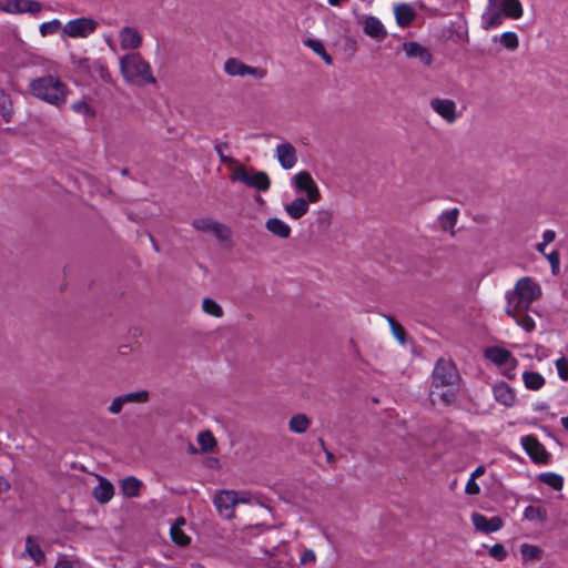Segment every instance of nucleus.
I'll return each mask as SVG.
<instances>
[{"label":"nucleus","instance_id":"18","mask_svg":"<svg viewBox=\"0 0 568 568\" xmlns=\"http://www.w3.org/2000/svg\"><path fill=\"white\" fill-rule=\"evenodd\" d=\"M23 556L31 559L37 566L45 561L44 551L32 536L26 538Z\"/></svg>","mask_w":568,"mask_h":568},{"label":"nucleus","instance_id":"12","mask_svg":"<svg viewBox=\"0 0 568 568\" xmlns=\"http://www.w3.org/2000/svg\"><path fill=\"white\" fill-rule=\"evenodd\" d=\"M521 445L527 455L538 464H546L549 458L545 446L531 435L521 437Z\"/></svg>","mask_w":568,"mask_h":568},{"label":"nucleus","instance_id":"5","mask_svg":"<svg viewBox=\"0 0 568 568\" xmlns=\"http://www.w3.org/2000/svg\"><path fill=\"white\" fill-rule=\"evenodd\" d=\"M459 378L455 364L449 359L439 358L433 371V383L430 395L436 394V389L444 386L454 385Z\"/></svg>","mask_w":568,"mask_h":568},{"label":"nucleus","instance_id":"23","mask_svg":"<svg viewBox=\"0 0 568 568\" xmlns=\"http://www.w3.org/2000/svg\"><path fill=\"white\" fill-rule=\"evenodd\" d=\"M499 6L505 18L518 20L524 16V8L519 0H500Z\"/></svg>","mask_w":568,"mask_h":568},{"label":"nucleus","instance_id":"39","mask_svg":"<svg viewBox=\"0 0 568 568\" xmlns=\"http://www.w3.org/2000/svg\"><path fill=\"white\" fill-rule=\"evenodd\" d=\"M539 479L556 490H559L562 488V484H564L562 477L557 474L545 473L539 476Z\"/></svg>","mask_w":568,"mask_h":568},{"label":"nucleus","instance_id":"15","mask_svg":"<svg viewBox=\"0 0 568 568\" xmlns=\"http://www.w3.org/2000/svg\"><path fill=\"white\" fill-rule=\"evenodd\" d=\"M119 38L123 50H136L142 44V36L132 27H123L119 32Z\"/></svg>","mask_w":568,"mask_h":568},{"label":"nucleus","instance_id":"49","mask_svg":"<svg viewBox=\"0 0 568 568\" xmlns=\"http://www.w3.org/2000/svg\"><path fill=\"white\" fill-rule=\"evenodd\" d=\"M123 406H124V403H123V399H122V397L120 395V396L113 398V400L111 402L108 410L112 415H118V414H120L122 412Z\"/></svg>","mask_w":568,"mask_h":568},{"label":"nucleus","instance_id":"44","mask_svg":"<svg viewBox=\"0 0 568 568\" xmlns=\"http://www.w3.org/2000/svg\"><path fill=\"white\" fill-rule=\"evenodd\" d=\"M555 365L558 372V376L562 381H568V358L560 357L556 361Z\"/></svg>","mask_w":568,"mask_h":568},{"label":"nucleus","instance_id":"20","mask_svg":"<svg viewBox=\"0 0 568 568\" xmlns=\"http://www.w3.org/2000/svg\"><path fill=\"white\" fill-rule=\"evenodd\" d=\"M308 203L307 199L296 197L291 203L285 204L284 210L291 219L300 220L308 212Z\"/></svg>","mask_w":568,"mask_h":568},{"label":"nucleus","instance_id":"56","mask_svg":"<svg viewBox=\"0 0 568 568\" xmlns=\"http://www.w3.org/2000/svg\"><path fill=\"white\" fill-rule=\"evenodd\" d=\"M556 232L554 230H546L544 233H542V243L544 245H548L550 243H552L555 240H556Z\"/></svg>","mask_w":568,"mask_h":568},{"label":"nucleus","instance_id":"26","mask_svg":"<svg viewBox=\"0 0 568 568\" xmlns=\"http://www.w3.org/2000/svg\"><path fill=\"white\" fill-rule=\"evenodd\" d=\"M142 481L136 477L130 476L120 481L122 494L129 498H135L140 495Z\"/></svg>","mask_w":568,"mask_h":568},{"label":"nucleus","instance_id":"62","mask_svg":"<svg viewBox=\"0 0 568 568\" xmlns=\"http://www.w3.org/2000/svg\"><path fill=\"white\" fill-rule=\"evenodd\" d=\"M485 473V467L484 466H478L470 475V478L473 479H476L480 476H483Z\"/></svg>","mask_w":568,"mask_h":568},{"label":"nucleus","instance_id":"11","mask_svg":"<svg viewBox=\"0 0 568 568\" xmlns=\"http://www.w3.org/2000/svg\"><path fill=\"white\" fill-rule=\"evenodd\" d=\"M429 105L448 124H453L458 119L457 104L452 99L434 98L430 100Z\"/></svg>","mask_w":568,"mask_h":568},{"label":"nucleus","instance_id":"34","mask_svg":"<svg viewBox=\"0 0 568 568\" xmlns=\"http://www.w3.org/2000/svg\"><path fill=\"white\" fill-rule=\"evenodd\" d=\"M513 317L517 325L523 327L526 332H532L535 329V321L527 312H517L516 314H507Z\"/></svg>","mask_w":568,"mask_h":568},{"label":"nucleus","instance_id":"59","mask_svg":"<svg viewBox=\"0 0 568 568\" xmlns=\"http://www.w3.org/2000/svg\"><path fill=\"white\" fill-rule=\"evenodd\" d=\"M13 1L14 0H0V10L8 13H13Z\"/></svg>","mask_w":568,"mask_h":568},{"label":"nucleus","instance_id":"7","mask_svg":"<svg viewBox=\"0 0 568 568\" xmlns=\"http://www.w3.org/2000/svg\"><path fill=\"white\" fill-rule=\"evenodd\" d=\"M97 27L95 20L82 17L68 21L62 31L70 38H87L95 31Z\"/></svg>","mask_w":568,"mask_h":568},{"label":"nucleus","instance_id":"37","mask_svg":"<svg viewBox=\"0 0 568 568\" xmlns=\"http://www.w3.org/2000/svg\"><path fill=\"white\" fill-rule=\"evenodd\" d=\"M385 317H386V320H387V322L389 324V327H390L393 336L402 345H404L406 343V332H405L404 327L395 318H393L392 316H385Z\"/></svg>","mask_w":568,"mask_h":568},{"label":"nucleus","instance_id":"4","mask_svg":"<svg viewBox=\"0 0 568 568\" xmlns=\"http://www.w3.org/2000/svg\"><path fill=\"white\" fill-rule=\"evenodd\" d=\"M233 182H241L247 187L266 192L271 186V180L266 172L247 169L243 164H239L233 169L231 176Z\"/></svg>","mask_w":568,"mask_h":568},{"label":"nucleus","instance_id":"41","mask_svg":"<svg viewBox=\"0 0 568 568\" xmlns=\"http://www.w3.org/2000/svg\"><path fill=\"white\" fill-rule=\"evenodd\" d=\"M546 260L549 262L551 267V273L554 275L559 274L560 272V254L557 250L551 251L545 255Z\"/></svg>","mask_w":568,"mask_h":568},{"label":"nucleus","instance_id":"38","mask_svg":"<svg viewBox=\"0 0 568 568\" xmlns=\"http://www.w3.org/2000/svg\"><path fill=\"white\" fill-rule=\"evenodd\" d=\"M124 405L126 404H142L146 403L149 400V393L148 390H139V392H132L121 395Z\"/></svg>","mask_w":568,"mask_h":568},{"label":"nucleus","instance_id":"31","mask_svg":"<svg viewBox=\"0 0 568 568\" xmlns=\"http://www.w3.org/2000/svg\"><path fill=\"white\" fill-rule=\"evenodd\" d=\"M523 381L525 386L531 390H538L545 385V378L537 372H525Z\"/></svg>","mask_w":568,"mask_h":568},{"label":"nucleus","instance_id":"17","mask_svg":"<svg viewBox=\"0 0 568 568\" xmlns=\"http://www.w3.org/2000/svg\"><path fill=\"white\" fill-rule=\"evenodd\" d=\"M403 49L405 54L408 58H417L425 65H430L433 61V55L429 50L417 42H405L403 44Z\"/></svg>","mask_w":568,"mask_h":568},{"label":"nucleus","instance_id":"1","mask_svg":"<svg viewBox=\"0 0 568 568\" xmlns=\"http://www.w3.org/2000/svg\"><path fill=\"white\" fill-rule=\"evenodd\" d=\"M541 295V288L531 277L519 278L514 288L506 293V314L527 312L536 300Z\"/></svg>","mask_w":568,"mask_h":568},{"label":"nucleus","instance_id":"64","mask_svg":"<svg viewBox=\"0 0 568 568\" xmlns=\"http://www.w3.org/2000/svg\"><path fill=\"white\" fill-rule=\"evenodd\" d=\"M546 246H547V245H544V243H542V242H540V243H538V244L536 245V250H537V252H538V253H540L541 255H544V256H545V255L547 254V253H546Z\"/></svg>","mask_w":568,"mask_h":568},{"label":"nucleus","instance_id":"2","mask_svg":"<svg viewBox=\"0 0 568 568\" xmlns=\"http://www.w3.org/2000/svg\"><path fill=\"white\" fill-rule=\"evenodd\" d=\"M120 71L126 83L145 87L155 84L150 63L138 52H131L120 59Z\"/></svg>","mask_w":568,"mask_h":568},{"label":"nucleus","instance_id":"33","mask_svg":"<svg viewBox=\"0 0 568 568\" xmlns=\"http://www.w3.org/2000/svg\"><path fill=\"white\" fill-rule=\"evenodd\" d=\"M524 518L530 521L539 520L544 523L548 518L547 510L541 507L527 506L524 510Z\"/></svg>","mask_w":568,"mask_h":568},{"label":"nucleus","instance_id":"27","mask_svg":"<svg viewBox=\"0 0 568 568\" xmlns=\"http://www.w3.org/2000/svg\"><path fill=\"white\" fill-rule=\"evenodd\" d=\"M459 215L458 209H452L449 211H445L439 215V226L443 231L450 232L454 235V229L457 223V219Z\"/></svg>","mask_w":568,"mask_h":568},{"label":"nucleus","instance_id":"46","mask_svg":"<svg viewBox=\"0 0 568 568\" xmlns=\"http://www.w3.org/2000/svg\"><path fill=\"white\" fill-rule=\"evenodd\" d=\"M489 555L493 558L501 561L507 557V550L501 544H495L494 546L490 547Z\"/></svg>","mask_w":568,"mask_h":568},{"label":"nucleus","instance_id":"43","mask_svg":"<svg viewBox=\"0 0 568 568\" xmlns=\"http://www.w3.org/2000/svg\"><path fill=\"white\" fill-rule=\"evenodd\" d=\"M71 109L74 112H78V113H81L84 115H90V116L94 115V111L92 110V108L83 100L72 103Z\"/></svg>","mask_w":568,"mask_h":568},{"label":"nucleus","instance_id":"61","mask_svg":"<svg viewBox=\"0 0 568 568\" xmlns=\"http://www.w3.org/2000/svg\"><path fill=\"white\" fill-rule=\"evenodd\" d=\"M10 489V483L0 476V494L7 493Z\"/></svg>","mask_w":568,"mask_h":568},{"label":"nucleus","instance_id":"45","mask_svg":"<svg viewBox=\"0 0 568 568\" xmlns=\"http://www.w3.org/2000/svg\"><path fill=\"white\" fill-rule=\"evenodd\" d=\"M227 148H229L227 143H219L214 146V150L217 153L220 161L224 164L230 165V164L235 163V160L233 158L224 154V149H227Z\"/></svg>","mask_w":568,"mask_h":568},{"label":"nucleus","instance_id":"32","mask_svg":"<svg viewBox=\"0 0 568 568\" xmlns=\"http://www.w3.org/2000/svg\"><path fill=\"white\" fill-rule=\"evenodd\" d=\"M202 311L216 318H221L224 314L222 306L215 300L210 297H205L202 301Z\"/></svg>","mask_w":568,"mask_h":568},{"label":"nucleus","instance_id":"35","mask_svg":"<svg viewBox=\"0 0 568 568\" xmlns=\"http://www.w3.org/2000/svg\"><path fill=\"white\" fill-rule=\"evenodd\" d=\"M499 42L504 48H506L509 51H515L519 47V39L516 32L513 31H506L500 34Z\"/></svg>","mask_w":568,"mask_h":568},{"label":"nucleus","instance_id":"52","mask_svg":"<svg viewBox=\"0 0 568 568\" xmlns=\"http://www.w3.org/2000/svg\"><path fill=\"white\" fill-rule=\"evenodd\" d=\"M316 560V555L312 549H305L303 555L300 558L301 565H306L307 562H314Z\"/></svg>","mask_w":568,"mask_h":568},{"label":"nucleus","instance_id":"28","mask_svg":"<svg viewBox=\"0 0 568 568\" xmlns=\"http://www.w3.org/2000/svg\"><path fill=\"white\" fill-rule=\"evenodd\" d=\"M184 523L185 520L183 518L176 519L170 530L172 540L179 546H186L190 544V537L182 530V525H184Z\"/></svg>","mask_w":568,"mask_h":568},{"label":"nucleus","instance_id":"60","mask_svg":"<svg viewBox=\"0 0 568 568\" xmlns=\"http://www.w3.org/2000/svg\"><path fill=\"white\" fill-rule=\"evenodd\" d=\"M1 114L6 122H10L12 118V111L10 108H6L4 105L1 106Z\"/></svg>","mask_w":568,"mask_h":568},{"label":"nucleus","instance_id":"51","mask_svg":"<svg viewBox=\"0 0 568 568\" xmlns=\"http://www.w3.org/2000/svg\"><path fill=\"white\" fill-rule=\"evenodd\" d=\"M465 493L468 495H478L480 493L479 485L476 479L469 478L466 483Z\"/></svg>","mask_w":568,"mask_h":568},{"label":"nucleus","instance_id":"24","mask_svg":"<svg viewBox=\"0 0 568 568\" xmlns=\"http://www.w3.org/2000/svg\"><path fill=\"white\" fill-rule=\"evenodd\" d=\"M114 495L113 485L105 478L100 477L99 485L93 489V496L100 504H106Z\"/></svg>","mask_w":568,"mask_h":568},{"label":"nucleus","instance_id":"3","mask_svg":"<svg viewBox=\"0 0 568 568\" xmlns=\"http://www.w3.org/2000/svg\"><path fill=\"white\" fill-rule=\"evenodd\" d=\"M30 94L57 108L67 102L68 88L54 75L36 78L29 84Z\"/></svg>","mask_w":568,"mask_h":568},{"label":"nucleus","instance_id":"10","mask_svg":"<svg viewBox=\"0 0 568 568\" xmlns=\"http://www.w3.org/2000/svg\"><path fill=\"white\" fill-rule=\"evenodd\" d=\"M236 500V491L221 490L215 495L213 504L222 517L225 519H232L234 517Z\"/></svg>","mask_w":568,"mask_h":568},{"label":"nucleus","instance_id":"54","mask_svg":"<svg viewBox=\"0 0 568 568\" xmlns=\"http://www.w3.org/2000/svg\"><path fill=\"white\" fill-rule=\"evenodd\" d=\"M41 8H42V6L40 2L33 1V0H28L27 8L24 10H26V12L36 14V13L40 12Z\"/></svg>","mask_w":568,"mask_h":568},{"label":"nucleus","instance_id":"63","mask_svg":"<svg viewBox=\"0 0 568 568\" xmlns=\"http://www.w3.org/2000/svg\"><path fill=\"white\" fill-rule=\"evenodd\" d=\"M320 57L324 60L326 64L329 65L333 63L332 57L326 52V50H324V53H321Z\"/></svg>","mask_w":568,"mask_h":568},{"label":"nucleus","instance_id":"58","mask_svg":"<svg viewBox=\"0 0 568 568\" xmlns=\"http://www.w3.org/2000/svg\"><path fill=\"white\" fill-rule=\"evenodd\" d=\"M27 1L28 0H14L13 1V13H26L27 8Z\"/></svg>","mask_w":568,"mask_h":568},{"label":"nucleus","instance_id":"53","mask_svg":"<svg viewBox=\"0 0 568 568\" xmlns=\"http://www.w3.org/2000/svg\"><path fill=\"white\" fill-rule=\"evenodd\" d=\"M54 568H75V560H69L65 556H60Z\"/></svg>","mask_w":568,"mask_h":568},{"label":"nucleus","instance_id":"6","mask_svg":"<svg viewBox=\"0 0 568 568\" xmlns=\"http://www.w3.org/2000/svg\"><path fill=\"white\" fill-rule=\"evenodd\" d=\"M484 355L496 366L503 367V374L507 378H515V369L517 367L518 361L508 349L498 346H491L485 349Z\"/></svg>","mask_w":568,"mask_h":568},{"label":"nucleus","instance_id":"55","mask_svg":"<svg viewBox=\"0 0 568 568\" xmlns=\"http://www.w3.org/2000/svg\"><path fill=\"white\" fill-rule=\"evenodd\" d=\"M435 396H439L445 404H450L455 399V394L450 390L443 393L436 390V394L432 397L434 398Z\"/></svg>","mask_w":568,"mask_h":568},{"label":"nucleus","instance_id":"16","mask_svg":"<svg viewBox=\"0 0 568 568\" xmlns=\"http://www.w3.org/2000/svg\"><path fill=\"white\" fill-rule=\"evenodd\" d=\"M493 393L496 402L506 407H511L516 402L515 390L505 382L496 383Z\"/></svg>","mask_w":568,"mask_h":568},{"label":"nucleus","instance_id":"22","mask_svg":"<svg viewBox=\"0 0 568 568\" xmlns=\"http://www.w3.org/2000/svg\"><path fill=\"white\" fill-rule=\"evenodd\" d=\"M265 229L280 239H288L292 232L291 226L277 217L266 220Z\"/></svg>","mask_w":568,"mask_h":568},{"label":"nucleus","instance_id":"57","mask_svg":"<svg viewBox=\"0 0 568 568\" xmlns=\"http://www.w3.org/2000/svg\"><path fill=\"white\" fill-rule=\"evenodd\" d=\"M236 505L251 503L252 496L248 491H236Z\"/></svg>","mask_w":568,"mask_h":568},{"label":"nucleus","instance_id":"47","mask_svg":"<svg viewBox=\"0 0 568 568\" xmlns=\"http://www.w3.org/2000/svg\"><path fill=\"white\" fill-rule=\"evenodd\" d=\"M266 74L267 71L264 68L246 65L245 75H251L254 79L262 80L266 77Z\"/></svg>","mask_w":568,"mask_h":568},{"label":"nucleus","instance_id":"36","mask_svg":"<svg viewBox=\"0 0 568 568\" xmlns=\"http://www.w3.org/2000/svg\"><path fill=\"white\" fill-rule=\"evenodd\" d=\"M520 554L524 560H539L541 558L542 551L538 546L523 544L520 546Z\"/></svg>","mask_w":568,"mask_h":568},{"label":"nucleus","instance_id":"21","mask_svg":"<svg viewBox=\"0 0 568 568\" xmlns=\"http://www.w3.org/2000/svg\"><path fill=\"white\" fill-rule=\"evenodd\" d=\"M364 32L366 36L376 40H382L387 34L381 20L373 16L366 17L364 22Z\"/></svg>","mask_w":568,"mask_h":568},{"label":"nucleus","instance_id":"14","mask_svg":"<svg viewBox=\"0 0 568 568\" xmlns=\"http://www.w3.org/2000/svg\"><path fill=\"white\" fill-rule=\"evenodd\" d=\"M471 521L477 530L485 534L495 532L503 527V519L498 516L487 518L479 513H474L471 515Z\"/></svg>","mask_w":568,"mask_h":568},{"label":"nucleus","instance_id":"19","mask_svg":"<svg viewBox=\"0 0 568 568\" xmlns=\"http://www.w3.org/2000/svg\"><path fill=\"white\" fill-rule=\"evenodd\" d=\"M396 22L399 27L406 28L412 24L416 18L415 9L408 3H398L394 8Z\"/></svg>","mask_w":568,"mask_h":568},{"label":"nucleus","instance_id":"48","mask_svg":"<svg viewBox=\"0 0 568 568\" xmlns=\"http://www.w3.org/2000/svg\"><path fill=\"white\" fill-rule=\"evenodd\" d=\"M304 44L318 55L321 53H324L325 48H324V44L320 40L307 39L304 41Z\"/></svg>","mask_w":568,"mask_h":568},{"label":"nucleus","instance_id":"29","mask_svg":"<svg viewBox=\"0 0 568 568\" xmlns=\"http://www.w3.org/2000/svg\"><path fill=\"white\" fill-rule=\"evenodd\" d=\"M311 425L310 418L305 414H296L291 417L288 428L295 434L305 433Z\"/></svg>","mask_w":568,"mask_h":568},{"label":"nucleus","instance_id":"40","mask_svg":"<svg viewBox=\"0 0 568 568\" xmlns=\"http://www.w3.org/2000/svg\"><path fill=\"white\" fill-rule=\"evenodd\" d=\"M197 442L201 449L204 452H211L216 445V440L210 432H202L197 436Z\"/></svg>","mask_w":568,"mask_h":568},{"label":"nucleus","instance_id":"50","mask_svg":"<svg viewBox=\"0 0 568 568\" xmlns=\"http://www.w3.org/2000/svg\"><path fill=\"white\" fill-rule=\"evenodd\" d=\"M333 219V214L328 210H320L317 212V222L320 225H329Z\"/></svg>","mask_w":568,"mask_h":568},{"label":"nucleus","instance_id":"8","mask_svg":"<svg viewBox=\"0 0 568 568\" xmlns=\"http://www.w3.org/2000/svg\"><path fill=\"white\" fill-rule=\"evenodd\" d=\"M293 185L298 192H305L308 202L316 203L321 200V192L315 181L307 171H301L293 178Z\"/></svg>","mask_w":568,"mask_h":568},{"label":"nucleus","instance_id":"9","mask_svg":"<svg viewBox=\"0 0 568 568\" xmlns=\"http://www.w3.org/2000/svg\"><path fill=\"white\" fill-rule=\"evenodd\" d=\"M192 225L195 230L200 232L212 233L220 241H225L230 237L229 227L210 217L195 219L193 220Z\"/></svg>","mask_w":568,"mask_h":568},{"label":"nucleus","instance_id":"30","mask_svg":"<svg viewBox=\"0 0 568 568\" xmlns=\"http://www.w3.org/2000/svg\"><path fill=\"white\" fill-rule=\"evenodd\" d=\"M246 65L236 58H230L224 63V71L231 77H245Z\"/></svg>","mask_w":568,"mask_h":568},{"label":"nucleus","instance_id":"42","mask_svg":"<svg viewBox=\"0 0 568 568\" xmlns=\"http://www.w3.org/2000/svg\"><path fill=\"white\" fill-rule=\"evenodd\" d=\"M60 26H61V23L57 19L49 21V22H43L40 26V33L42 37L53 34L60 29Z\"/></svg>","mask_w":568,"mask_h":568},{"label":"nucleus","instance_id":"25","mask_svg":"<svg viewBox=\"0 0 568 568\" xmlns=\"http://www.w3.org/2000/svg\"><path fill=\"white\" fill-rule=\"evenodd\" d=\"M504 14L501 10H491L488 8L481 16V27L484 30L488 31L495 28H498L504 22Z\"/></svg>","mask_w":568,"mask_h":568},{"label":"nucleus","instance_id":"13","mask_svg":"<svg viewBox=\"0 0 568 568\" xmlns=\"http://www.w3.org/2000/svg\"><path fill=\"white\" fill-rule=\"evenodd\" d=\"M275 156L284 170H291L297 163L296 149L288 142L276 146Z\"/></svg>","mask_w":568,"mask_h":568}]
</instances>
